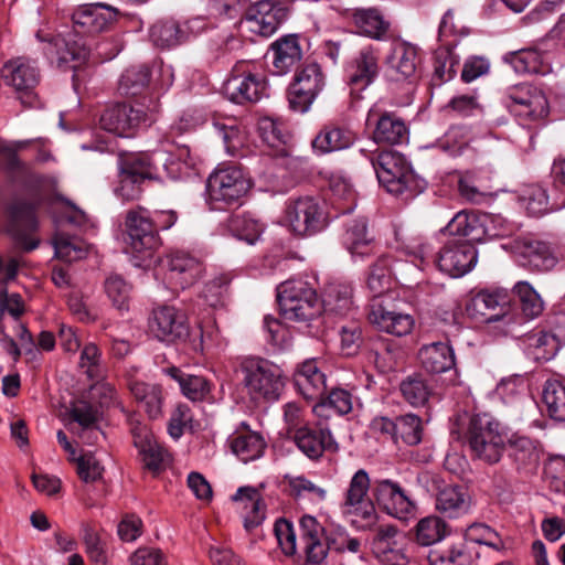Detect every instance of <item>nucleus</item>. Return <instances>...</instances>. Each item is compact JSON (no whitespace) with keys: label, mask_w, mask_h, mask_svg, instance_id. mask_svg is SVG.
I'll use <instances>...</instances> for the list:
<instances>
[{"label":"nucleus","mask_w":565,"mask_h":565,"mask_svg":"<svg viewBox=\"0 0 565 565\" xmlns=\"http://www.w3.org/2000/svg\"><path fill=\"white\" fill-rule=\"evenodd\" d=\"M427 561L430 565H463L467 562V555L463 545L459 544L458 546H451L447 551L430 550Z\"/></svg>","instance_id":"774afa93"},{"label":"nucleus","mask_w":565,"mask_h":565,"mask_svg":"<svg viewBox=\"0 0 565 565\" xmlns=\"http://www.w3.org/2000/svg\"><path fill=\"white\" fill-rule=\"evenodd\" d=\"M163 372L178 382L182 394L192 402H202L211 393V383L203 376L185 374L177 366H170Z\"/></svg>","instance_id":"a18cd8bd"},{"label":"nucleus","mask_w":565,"mask_h":565,"mask_svg":"<svg viewBox=\"0 0 565 565\" xmlns=\"http://www.w3.org/2000/svg\"><path fill=\"white\" fill-rule=\"evenodd\" d=\"M295 385L306 398L319 397L326 390V376L316 360L305 361L296 371Z\"/></svg>","instance_id":"37998d69"},{"label":"nucleus","mask_w":565,"mask_h":565,"mask_svg":"<svg viewBox=\"0 0 565 565\" xmlns=\"http://www.w3.org/2000/svg\"><path fill=\"white\" fill-rule=\"evenodd\" d=\"M321 305L324 324L327 323V318L332 313L337 316L348 315L353 308L351 285L344 282L329 284L324 290Z\"/></svg>","instance_id":"a19ab883"},{"label":"nucleus","mask_w":565,"mask_h":565,"mask_svg":"<svg viewBox=\"0 0 565 565\" xmlns=\"http://www.w3.org/2000/svg\"><path fill=\"white\" fill-rule=\"evenodd\" d=\"M397 529L394 525H380L372 541V552L383 565H407L408 557L397 540Z\"/></svg>","instance_id":"bb28decb"},{"label":"nucleus","mask_w":565,"mask_h":565,"mask_svg":"<svg viewBox=\"0 0 565 565\" xmlns=\"http://www.w3.org/2000/svg\"><path fill=\"white\" fill-rule=\"evenodd\" d=\"M274 533L278 545L286 556H294L297 551L296 533L291 522L279 519L274 525Z\"/></svg>","instance_id":"338daca9"},{"label":"nucleus","mask_w":565,"mask_h":565,"mask_svg":"<svg viewBox=\"0 0 565 565\" xmlns=\"http://www.w3.org/2000/svg\"><path fill=\"white\" fill-rule=\"evenodd\" d=\"M371 163L380 184L387 192L402 195L412 189L414 174L405 158L395 151H382L372 157Z\"/></svg>","instance_id":"9d476101"},{"label":"nucleus","mask_w":565,"mask_h":565,"mask_svg":"<svg viewBox=\"0 0 565 565\" xmlns=\"http://www.w3.org/2000/svg\"><path fill=\"white\" fill-rule=\"evenodd\" d=\"M164 163L166 153L162 151L131 153L121 160L120 171L143 182L156 179L159 166Z\"/></svg>","instance_id":"473e14b6"},{"label":"nucleus","mask_w":565,"mask_h":565,"mask_svg":"<svg viewBox=\"0 0 565 565\" xmlns=\"http://www.w3.org/2000/svg\"><path fill=\"white\" fill-rule=\"evenodd\" d=\"M54 250L57 258L72 263L86 256V249L76 238L57 234L53 239Z\"/></svg>","instance_id":"680f3d73"},{"label":"nucleus","mask_w":565,"mask_h":565,"mask_svg":"<svg viewBox=\"0 0 565 565\" xmlns=\"http://www.w3.org/2000/svg\"><path fill=\"white\" fill-rule=\"evenodd\" d=\"M277 300L286 320L307 322L319 335L324 327L322 305L316 289L306 280L290 279L278 287Z\"/></svg>","instance_id":"7ed1b4c3"},{"label":"nucleus","mask_w":565,"mask_h":565,"mask_svg":"<svg viewBox=\"0 0 565 565\" xmlns=\"http://www.w3.org/2000/svg\"><path fill=\"white\" fill-rule=\"evenodd\" d=\"M228 230L239 239L254 244L263 232L258 221L245 214H234L228 218Z\"/></svg>","instance_id":"6e6d98bb"},{"label":"nucleus","mask_w":565,"mask_h":565,"mask_svg":"<svg viewBox=\"0 0 565 565\" xmlns=\"http://www.w3.org/2000/svg\"><path fill=\"white\" fill-rule=\"evenodd\" d=\"M150 77L151 72L147 65L131 66L121 75L119 90L125 95H138L148 86Z\"/></svg>","instance_id":"5fc2aeb1"},{"label":"nucleus","mask_w":565,"mask_h":565,"mask_svg":"<svg viewBox=\"0 0 565 565\" xmlns=\"http://www.w3.org/2000/svg\"><path fill=\"white\" fill-rule=\"evenodd\" d=\"M0 75L6 85L13 88L17 98L24 107L40 106L35 92L41 74L35 60L18 56L7 61L1 67Z\"/></svg>","instance_id":"423d86ee"},{"label":"nucleus","mask_w":565,"mask_h":565,"mask_svg":"<svg viewBox=\"0 0 565 565\" xmlns=\"http://www.w3.org/2000/svg\"><path fill=\"white\" fill-rule=\"evenodd\" d=\"M300 543L302 544L307 562L321 563L327 556V547L323 541L324 529L311 515H303L299 521Z\"/></svg>","instance_id":"7c9ffc66"},{"label":"nucleus","mask_w":565,"mask_h":565,"mask_svg":"<svg viewBox=\"0 0 565 565\" xmlns=\"http://www.w3.org/2000/svg\"><path fill=\"white\" fill-rule=\"evenodd\" d=\"M459 57L452 52L451 43L440 44L434 55V85H441L450 81L456 74Z\"/></svg>","instance_id":"09e8293b"},{"label":"nucleus","mask_w":565,"mask_h":565,"mask_svg":"<svg viewBox=\"0 0 565 565\" xmlns=\"http://www.w3.org/2000/svg\"><path fill=\"white\" fill-rule=\"evenodd\" d=\"M129 390L149 418L157 419L162 415L163 393L160 385L135 381L129 383Z\"/></svg>","instance_id":"49530a36"},{"label":"nucleus","mask_w":565,"mask_h":565,"mask_svg":"<svg viewBox=\"0 0 565 565\" xmlns=\"http://www.w3.org/2000/svg\"><path fill=\"white\" fill-rule=\"evenodd\" d=\"M189 28L181 25L177 20L167 18L157 21L149 31L152 44L160 49H170L180 45L189 39Z\"/></svg>","instance_id":"4c0bfd02"},{"label":"nucleus","mask_w":565,"mask_h":565,"mask_svg":"<svg viewBox=\"0 0 565 565\" xmlns=\"http://www.w3.org/2000/svg\"><path fill=\"white\" fill-rule=\"evenodd\" d=\"M164 279L169 287L184 290L194 285L204 268L200 259L185 252H175L167 257Z\"/></svg>","instance_id":"f3484780"},{"label":"nucleus","mask_w":565,"mask_h":565,"mask_svg":"<svg viewBox=\"0 0 565 565\" xmlns=\"http://www.w3.org/2000/svg\"><path fill=\"white\" fill-rule=\"evenodd\" d=\"M403 397L413 406H423L429 398L431 388L422 377H408L401 384Z\"/></svg>","instance_id":"0e129e2a"},{"label":"nucleus","mask_w":565,"mask_h":565,"mask_svg":"<svg viewBox=\"0 0 565 565\" xmlns=\"http://www.w3.org/2000/svg\"><path fill=\"white\" fill-rule=\"evenodd\" d=\"M324 75L317 63H309L295 75L289 87L288 100L290 107L299 113L309 109L313 100L324 87Z\"/></svg>","instance_id":"f8f14e48"},{"label":"nucleus","mask_w":565,"mask_h":565,"mask_svg":"<svg viewBox=\"0 0 565 565\" xmlns=\"http://www.w3.org/2000/svg\"><path fill=\"white\" fill-rule=\"evenodd\" d=\"M392 273L393 264L388 256L379 257L372 265L366 285L375 299L390 288Z\"/></svg>","instance_id":"864d4df0"},{"label":"nucleus","mask_w":565,"mask_h":565,"mask_svg":"<svg viewBox=\"0 0 565 565\" xmlns=\"http://www.w3.org/2000/svg\"><path fill=\"white\" fill-rule=\"evenodd\" d=\"M398 439L408 446H415L422 441L423 423L419 416L405 414L396 417V441Z\"/></svg>","instance_id":"4d7b16f0"},{"label":"nucleus","mask_w":565,"mask_h":565,"mask_svg":"<svg viewBox=\"0 0 565 565\" xmlns=\"http://www.w3.org/2000/svg\"><path fill=\"white\" fill-rule=\"evenodd\" d=\"M369 490V473L364 469H360L350 480L344 495L343 509L347 514L371 523L375 519V507L367 495Z\"/></svg>","instance_id":"aec40b11"},{"label":"nucleus","mask_w":565,"mask_h":565,"mask_svg":"<svg viewBox=\"0 0 565 565\" xmlns=\"http://www.w3.org/2000/svg\"><path fill=\"white\" fill-rule=\"evenodd\" d=\"M343 245L355 260H363L377 252V244L365 218L353 220L347 225Z\"/></svg>","instance_id":"c85d7f7f"},{"label":"nucleus","mask_w":565,"mask_h":565,"mask_svg":"<svg viewBox=\"0 0 565 565\" xmlns=\"http://www.w3.org/2000/svg\"><path fill=\"white\" fill-rule=\"evenodd\" d=\"M369 320L379 330L404 337L412 332L415 320L412 315L399 311L385 300L373 299L370 305Z\"/></svg>","instance_id":"6ab92c4d"},{"label":"nucleus","mask_w":565,"mask_h":565,"mask_svg":"<svg viewBox=\"0 0 565 565\" xmlns=\"http://www.w3.org/2000/svg\"><path fill=\"white\" fill-rule=\"evenodd\" d=\"M124 241L139 259L151 258L161 241L154 221L142 207L129 210L124 222Z\"/></svg>","instance_id":"0eeeda50"},{"label":"nucleus","mask_w":565,"mask_h":565,"mask_svg":"<svg viewBox=\"0 0 565 565\" xmlns=\"http://www.w3.org/2000/svg\"><path fill=\"white\" fill-rule=\"evenodd\" d=\"M422 366L429 373H444L455 366V353L447 342L425 344L418 352Z\"/></svg>","instance_id":"58836bf2"},{"label":"nucleus","mask_w":565,"mask_h":565,"mask_svg":"<svg viewBox=\"0 0 565 565\" xmlns=\"http://www.w3.org/2000/svg\"><path fill=\"white\" fill-rule=\"evenodd\" d=\"M148 115L140 106L122 103L107 107L100 116V127L120 137H130L142 124H147Z\"/></svg>","instance_id":"2eb2a0df"},{"label":"nucleus","mask_w":565,"mask_h":565,"mask_svg":"<svg viewBox=\"0 0 565 565\" xmlns=\"http://www.w3.org/2000/svg\"><path fill=\"white\" fill-rule=\"evenodd\" d=\"M230 447L243 462L258 459L265 449L263 437L256 433H243L233 436Z\"/></svg>","instance_id":"3c124183"},{"label":"nucleus","mask_w":565,"mask_h":565,"mask_svg":"<svg viewBox=\"0 0 565 565\" xmlns=\"http://www.w3.org/2000/svg\"><path fill=\"white\" fill-rule=\"evenodd\" d=\"M503 61L519 74H545L550 71L545 55L535 47L509 52Z\"/></svg>","instance_id":"79ce46f5"},{"label":"nucleus","mask_w":565,"mask_h":565,"mask_svg":"<svg viewBox=\"0 0 565 565\" xmlns=\"http://www.w3.org/2000/svg\"><path fill=\"white\" fill-rule=\"evenodd\" d=\"M8 214L7 231L17 246L25 252L35 249L39 245L33 236L38 228L35 206L24 201H15L9 207Z\"/></svg>","instance_id":"ddd939ff"},{"label":"nucleus","mask_w":565,"mask_h":565,"mask_svg":"<svg viewBox=\"0 0 565 565\" xmlns=\"http://www.w3.org/2000/svg\"><path fill=\"white\" fill-rule=\"evenodd\" d=\"M130 430L145 467L151 471H159L164 460V450L157 443L152 431L139 422H131Z\"/></svg>","instance_id":"c756f323"},{"label":"nucleus","mask_w":565,"mask_h":565,"mask_svg":"<svg viewBox=\"0 0 565 565\" xmlns=\"http://www.w3.org/2000/svg\"><path fill=\"white\" fill-rule=\"evenodd\" d=\"M352 21L358 34L376 41L385 40L391 29L390 20L376 8L354 10Z\"/></svg>","instance_id":"72a5a7b5"},{"label":"nucleus","mask_w":565,"mask_h":565,"mask_svg":"<svg viewBox=\"0 0 565 565\" xmlns=\"http://www.w3.org/2000/svg\"><path fill=\"white\" fill-rule=\"evenodd\" d=\"M223 89L233 103H257L267 95V83L263 73L250 70L249 64L241 61L233 66Z\"/></svg>","instance_id":"9b49d317"},{"label":"nucleus","mask_w":565,"mask_h":565,"mask_svg":"<svg viewBox=\"0 0 565 565\" xmlns=\"http://www.w3.org/2000/svg\"><path fill=\"white\" fill-rule=\"evenodd\" d=\"M231 279L228 274H220L205 284L202 296L209 306L218 307L225 303Z\"/></svg>","instance_id":"bf43d9fd"},{"label":"nucleus","mask_w":565,"mask_h":565,"mask_svg":"<svg viewBox=\"0 0 565 565\" xmlns=\"http://www.w3.org/2000/svg\"><path fill=\"white\" fill-rule=\"evenodd\" d=\"M285 222L296 235L311 236L323 231L329 224V218L318 199L300 196L287 202Z\"/></svg>","instance_id":"6e6552de"},{"label":"nucleus","mask_w":565,"mask_h":565,"mask_svg":"<svg viewBox=\"0 0 565 565\" xmlns=\"http://www.w3.org/2000/svg\"><path fill=\"white\" fill-rule=\"evenodd\" d=\"M232 500L241 507L246 530H252L264 521L266 508L256 488L241 487L232 495Z\"/></svg>","instance_id":"e433bc0d"},{"label":"nucleus","mask_w":565,"mask_h":565,"mask_svg":"<svg viewBox=\"0 0 565 565\" xmlns=\"http://www.w3.org/2000/svg\"><path fill=\"white\" fill-rule=\"evenodd\" d=\"M298 449L311 460H318L326 451L335 452L338 444L327 427L307 426L292 438Z\"/></svg>","instance_id":"a878e982"},{"label":"nucleus","mask_w":565,"mask_h":565,"mask_svg":"<svg viewBox=\"0 0 565 565\" xmlns=\"http://www.w3.org/2000/svg\"><path fill=\"white\" fill-rule=\"evenodd\" d=\"M565 324V315L557 318ZM526 355L537 362L551 360L558 351L561 343L565 342V329L555 333L533 331L521 339Z\"/></svg>","instance_id":"393cba45"},{"label":"nucleus","mask_w":565,"mask_h":565,"mask_svg":"<svg viewBox=\"0 0 565 565\" xmlns=\"http://www.w3.org/2000/svg\"><path fill=\"white\" fill-rule=\"evenodd\" d=\"M149 330L158 340L167 343H173L188 335L183 313L170 306H162L152 311Z\"/></svg>","instance_id":"4be33fe9"},{"label":"nucleus","mask_w":565,"mask_h":565,"mask_svg":"<svg viewBox=\"0 0 565 565\" xmlns=\"http://www.w3.org/2000/svg\"><path fill=\"white\" fill-rule=\"evenodd\" d=\"M450 434L457 439L465 438L471 456L490 465L499 462L507 448L508 434L489 414L456 416Z\"/></svg>","instance_id":"f03ea898"},{"label":"nucleus","mask_w":565,"mask_h":565,"mask_svg":"<svg viewBox=\"0 0 565 565\" xmlns=\"http://www.w3.org/2000/svg\"><path fill=\"white\" fill-rule=\"evenodd\" d=\"M354 141L351 130L335 125H326L312 140L315 150L327 153L349 148Z\"/></svg>","instance_id":"de8ad7c7"},{"label":"nucleus","mask_w":565,"mask_h":565,"mask_svg":"<svg viewBox=\"0 0 565 565\" xmlns=\"http://www.w3.org/2000/svg\"><path fill=\"white\" fill-rule=\"evenodd\" d=\"M379 72V49L373 45L362 47L345 67L351 95L360 98V93L376 79Z\"/></svg>","instance_id":"4468645a"},{"label":"nucleus","mask_w":565,"mask_h":565,"mask_svg":"<svg viewBox=\"0 0 565 565\" xmlns=\"http://www.w3.org/2000/svg\"><path fill=\"white\" fill-rule=\"evenodd\" d=\"M287 15L286 8L270 0H262L246 11L242 23L247 31L268 38L277 31Z\"/></svg>","instance_id":"dca6fc26"},{"label":"nucleus","mask_w":565,"mask_h":565,"mask_svg":"<svg viewBox=\"0 0 565 565\" xmlns=\"http://www.w3.org/2000/svg\"><path fill=\"white\" fill-rule=\"evenodd\" d=\"M447 533V524L435 515L419 520L415 526L416 542L423 546H429L440 542L446 537Z\"/></svg>","instance_id":"603ef678"},{"label":"nucleus","mask_w":565,"mask_h":565,"mask_svg":"<svg viewBox=\"0 0 565 565\" xmlns=\"http://www.w3.org/2000/svg\"><path fill=\"white\" fill-rule=\"evenodd\" d=\"M478 260L476 247L467 242L449 241L440 249L438 268L451 277H461L470 271Z\"/></svg>","instance_id":"a211bd4d"},{"label":"nucleus","mask_w":565,"mask_h":565,"mask_svg":"<svg viewBox=\"0 0 565 565\" xmlns=\"http://www.w3.org/2000/svg\"><path fill=\"white\" fill-rule=\"evenodd\" d=\"M120 12L117 8L105 3H90L81 6L73 13L74 34L62 36L40 30L35 36L40 42L46 43L43 51L51 58L56 60L58 66L71 62L77 64L84 63L89 56V49L82 41L76 40L78 34H97L106 31L119 18Z\"/></svg>","instance_id":"f257e3e1"},{"label":"nucleus","mask_w":565,"mask_h":565,"mask_svg":"<svg viewBox=\"0 0 565 565\" xmlns=\"http://www.w3.org/2000/svg\"><path fill=\"white\" fill-rule=\"evenodd\" d=\"M374 495L380 507L386 511L387 514L396 519L407 520L415 515V503L398 483L390 479L375 481Z\"/></svg>","instance_id":"412c9836"},{"label":"nucleus","mask_w":565,"mask_h":565,"mask_svg":"<svg viewBox=\"0 0 565 565\" xmlns=\"http://www.w3.org/2000/svg\"><path fill=\"white\" fill-rule=\"evenodd\" d=\"M273 67L277 75L289 73L302 57V50L297 35H285L271 46Z\"/></svg>","instance_id":"c9c22d12"},{"label":"nucleus","mask_w":565,"mask_h":565,"mask_svg":"<svg viewBox=\"0 0 565 565\" xmlns=\"http://www.w3.org/2000/svg\"><path fill=\"white\" fill-rule=\"evenodd\" d=\"M505 106L522 125H531L544 119L548 114V102L544 93L529 84L508 88Z\"/></svg>","instance_id":"1a4fd4ad"},{"label":"nucleus","mask_w":565,"mask_h":565,"mask_svg":"<svg viewBox=\"0 0 565 565\" xmlns=\"http://www.w3.org/2000/svg\"><path fill=\"white\" fill-rule=\"evenodd\" d=\"M131 285L120 275H110L105 280V291L114 307L118 310H128L131 297Z\"/></svg>","instance_id":"13d9d810"},{"label":"nucleus","mask_w":565,"mask_h":565,"mask_svg":"<svg viewBox=\"0 0 565 565\" xmlns=\"http://www.w3.org/2000/svg\"><path fill=\"white\" fill-rule=\"evenodd\" d=\"M258 131L263 141L277 151L282 150L281 147L287 142L288 135L282 124L273 118H262L258 121Z\"/></svg>","instance_id":"052dcab7"},{"label":"nucleus","mask_w":565,"mask_h":565,"mask_svg":"<svg viewBox=\"0 0 565 565\" xmlns=\"http://www.w3.org/2000/svg\"><path fill=\"white\" fill-rule=\"evenodd\" d=\"M509 457L518 469L534 468L540 461L541 444L529 436L513 433L507 437Z\"/></svg>","instance_id":"f704fd0d"},{"label":"nucleus","mask_w":565,"mask_h":565,"mask_svg":"<svg viewBox=\"0 0 565 565\" xmlns=\"http://www.w3.org/2000/svg\"><path fill=\"white\" fill-rule=\"evenodd\" d=\"M366 120L369 125H374L372 137L376 143L401 145L408 138L404 120L394 113L372 108Z\"/></svg>","instance_id":"5701e85b"},{"label":"nucleus","mask_w":565,"mask_h":565,"mask_svg":"<svg viewBox=\"0 0 565 565\" xmlns=\"http://www.w3.org/2000/svg\"><path fill=\"white\" fill-rule=\"evenodd\" d=\"M514 253L522 266L535 270H550L557 260L553 248L546 242L533 237L515 241Z\"/></svg>","instance_id":"b1692460"},{"label":"nucleus","mask_w":565,"mask_h":565,"mask_svg":"<svg viewBox=\"0 0 565 565\" xmlns=\"http://www.w3.org/2000/svg\"><path fill=\"white\" fill-rule=\"evenodd\" d=\"M514 290L521 301L523 313L529 318H536L543 311V301L540 295L525 281H519Z\"/></svg>","instance_id":"69168bd1"},{"label":"nucleus","mask_w":565,"mask_h":565,"mask_svg":"<svg viewBox=\"0 0 565 565\" xmlns=\"http://www.w3.org/2000/svg\"><path fill=\"white\" fill-rule=\"evenodd\" d=\"M469 317L479 322L491 323L504 319L508 313L505 297L494 292L481 291L466 306Z\"/></svg>","instance_id":"cd10ccee"},{"label":"nucleus","mask_w":565,"mask_h":565,"mask_svg":"<svg viewBox=\"0 0 565 565\" xmlns=\"http://www.w3.org/2000/svg\"><path fill=\"white\" fill-rule=\"evenodd\" d=\"M419 63L417 47L399 42L393 46L392 53L387 57V65L391 72H394V79L402 81L415 75Z\"/></svg>","instance_id":"ea45409f"},{"label":"nucleus","mask_w":565,"mask_h":565,"mask_svg":"<svg viewBox=\"0 0 565 565\" xmlns=\"http://www.w3.org/2000/svg\"><path fill=\"white\" fill-rule=\"evenodd\" d=\"M239 370L243 384L253 401L275 402L280 397L285 375L279 365L267 359L249 356L241 362Z\"/></svg>","instance_id":"20e7f679"},{"label":"nucleus","mask_w":565,"mask_h":565,"mask_svg":"<svg viewBox=\"0 0 565 565\" xmlns=\"http://www.w3.org/2000/svg\"><path fill=\"white\" fill-rule=\"evenodd\" d=\"M471 508L468 489L459 484H444L436 493V509L446 518L456 519Z\"/></svg>","instance_id":"2f4dec72"},{"label":"nucleus","mask_w":565,"mask_h":565,"mask_svg":"<svg viewBox=\"0 0 565 565\" xmlns=\"http://www.w3.org/2000/svg\"><path fill=\"white\" fill-rule=\"evenodd\" d=\"M213 127L222 137L226 151L234 154L235 150L243 143V135L236 119H214Z\"/></svg>","instance_id":"e2e57ef3"},{"label":"nucleus","mask_w":565,"mask_h":565,"mask_svg":"<svg viewBox=\"0 0 565 565\" xmlns=\"http://www.w3.org/2000/svg\"><path fill=\"white\" fill-rule=\"evenodd\" d=\"M542 399L547 414L555 420H565V383L558 379H550L545 382Z\"/></svg>","instance_id":"8fccbe9b"},{"label":"nucleus","mask_w":565,"mask_h":565,"mask_svg":"<svg viewBox=\"0 0 565 565\" xmlns=\"http://www.w3.org/2000/svg\"><path fill=\"white\" fill-rule=\"evenodd\" d=\"M481 223V214L467 213L465 211L458 212L445 227V232L449 235L462 236L461 239L467 243L484 241V228Z\"/></svg>","instance_id":"c03bdc74"},{"label":"nucleus","mask_w":565,"mask_h":565,"mask_svg":"<svg viewBox=\"0 0 565 565\" xmlns=\"http://www.w3.org/2000/svg\"><path fill=\"white\" fill-rule=\"evenodd\" d=\"M249 189L250 182L241 168L220 167L207 179V201L213 210H223L239 203Z\"/></svg>","instance_id":"39448f33"}]
</instances>
